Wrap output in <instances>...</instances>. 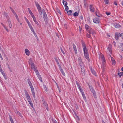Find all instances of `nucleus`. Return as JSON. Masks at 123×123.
Instances as JSON below:
<instances>
[{"label":"nucleus","mask_w":123,"mask_h":123,"mask_svg":"<svg viewBox=\"0 0 123 123\" xmlns=\"http://www.w3.org/2000/svg\"><path fill=\"white\" fill-rule=\"evenodd\" d=\"M82 44L85 57L88 60L89 59V55L88 50L86 48L85 43L82 41Z\"/></svg>","instance_id":"nucleus-1"},{"label":"nucleus","mask_w":123,"mask_h":123,"mask_svg":"<svg viewBox=\"0 0 123 123\" xmlns=\"http://www.w3.org/2000/svg\"><path fill=\"white\" fill-rule=\"evenodd\" d=\"M29 64H31V69H33L36 67L35 66L34 64L32 62V61L31 59L29 60Z\"/></svg>","instance_id":"nucleus-2"},{"label":"nucleus","mask_w":123,"mask_h":123,"mask_svg":"<svg viewBox=\"0 0 123 123\" xmlns=\"http://www.w3.org/2000/svg\"><path fill=\"white\" fill-rule=\"evenodd\" d=\"M90 34H91L92 35L95 34L96 33L95 31L92 28H90L89 30L88 31Z\"/></svg>","instance_id":"nucleus-3"},{"label":"nucleus","mask_w":123,"mask_h":123,"mask_svg":"<svg viewBox=\"0 0 123 123\" xmlns=\"http://www.w3.org/2000/svg\"><path fill=\"white\" fill-rule=\"evenodd\" d=\"M78 61L79 64V65H80V67H82L84 66L81 58L80 57H79L78 58Z\"/></svg>","instance_id":"nucleus-4"},{"label":"nucleus","mask_w":123,"mask_h":123,"mask_svg":"<svg viewBox=\"0 0 123 123\" xmlns=\"http://www.w3.org/2000/svg\"><path fill=\"white\" fill-rule=\"evenodd\" d=\"M81 68V73L82 76H84L85 75V71L84 68V66L80 67Z\"/></svg>","instance_id":"nucleus-5"},{"label":"nucleus","mask_w":123,"mask_h":123,"mask_svg":"<svg viewBox=\"0 0 123 123\" xmlns=\"http://www.w3.org/2000/svg\"><path fill=\"white\" fill-rule=\"evenodd\" d=\"M27 100H28V101L29 102V104H30V105H31V107L33 108V104L32 103V101L31 99V98H28V99H27Z\"/></svg>","instance_id":"nucleus-6"},{"label":"nucleus","mask_w":123,"mask_h":123,"mask_svg":"<svg viewBox=\"0 0 123 123\" xmlns=\"http://www.w3.org/2000/svg\"><path fill=\"white\" fill-rule=\"evenodd\" d=\"M35 4L37 7L38 10H41V8L38 3L36 1H35Z\"/></svg>","instance_id":"nucleus-7"},{"label":"nucleus","mask_w":123,"mask_h":123,"mask_svg":"<svg viewBox=\"0 0 123 123\" xmlns=\"http://www.w3.org/2000/svg\"><path fill=\"white\" fill-rule=\"evenodd\" d=\"M93 22L95 23H99V19L98 18H95L93 20Z\"/></svg>","instance_id":"nucleus-8"},{"label":"nucleus","mask_w":123,"mask_h":123,"mask_svg":"<svg viewBox=\"0 0 123 123\" xmlns=\"http://www.w3.org/2000/svg\"><path fill=\"white\" fill-rule=\"evenodd\" d=\"M43 11V18L44 19H46L47 18V16L46 14L44 9H43L42 10Z\"/></svg>","instance_id":"nucleus-9"},{"label":"nucleus","mask_w":123,"mask_h":123,"mask_svg":"<svg viewBox=\"0 0 123 123\" xmlns=\"http://www.w3.org/2000/svg\"><path fill=\"white\" fill-rule=\"evenodd\" d=\"M120 33H115V39L117 40L118 39V37H119L120 36Z\"/></svg>","instance_id":"nucleus-10"},{"label":"nucleus","mask_w":123,"mask_h":123,"mask_svg":"<svg viewBox=\"0 0 123 123\" xmlns=\"http://www.w3.org/2000/svg\"><path fill=\"white\" fill-rule=\"evenodd\" d=\"M90 11L92 12H94L95 8L94 7H93V5H90Z\"/></svg>","instance_id":"nucleus-11"},{"label":"nucleus","mask_w":123,"mask_h":123,"mask_svg":"<svg viewBox=\"0 0 123 123\" xmlns=\"http://www.w3.org/2000/svg\"><path fill=\"white\" fill-rule=\"evenodd\" d=\"M42 100L45 107H47V106H48V105L47 104V103L45 101L44 99L43 98L42 99Z\"/></svg>","instance_id":"nucleus-12"},{"label":"nucleus","mask_w":123,"mask_h":123,"mask_svg":"<svg viewBox=\"0 0 123 123\" xmlns=\"http://www.w3.org/2000/svg\"><path fill=\"white\" fill-rule=\"evenodd\" d=\"M25 93L27 99L30 98L29 95V94L27 92L26 90H25Z\"/></svg>","instance_id":"nucleus-13"},{"label":"nucleus","mask_w":123,"mask_h":123,"mask_svg":"<svg viewBox=\"0 0 123 123\" xmlns=\"http://www.w3.org/2000/svg\"><path fill=\"white\" fill-rule=\"evenodd\" d=\"M25 93L27 99L30 98L29 95V94L27 92L26 90H25Z\"/></svg>","instance_id":"nucleus-14"},{"label":"nucleus","mask_w":123,"mask_h":123,"mask_svg":"<svg viewBox=\"0 0 123 123\" xmlns=\"http://www.w3.org/2000/svg\"><path fill=\"white\" fill-rule=\"evenodd\" d=\"M73 46L74 49L75 51V54H77V50L76 46L74 43H73Z\"/></svg>","instance_id":"nucleus-15"},{"label":"nucleus","mask_w":123,"mask_h":123,"mask_svg":"<svg viewBox=\"0 0 123 123\" xmlns=\"http://www.w3.org/2000/svg\"><path fill=\"white\" fill-rule=\"evenodd\" d=\"M31 92L33 96V97L34 98H35V93L34 92V90L33 88H31Z\"/></svg>","instance_id":"nucleus-16"},{"label":"nucleus","mask_w":123,"mask_h":123,"mask_svg":"<svg viewBox=\"0 0 123 123\" xmlns=\"http://www.w3.org/2000/svg\"><path fill=\"white\" fill-rule=\"evenodd\" d=\"M85 27L86 30L87 31L89 30L90 28H91L87 24H86L85 25Z\"/></svg>","instance_id":"nucleus-17"},{"label":"nucleus","mask_w":123,"mask_h":123,"mask_svg":"<svg viewBox=\"0 0 123 123\" xmlns=\"http://www.w3.org/2000/svg\"><path fill=\"white\" fill-rule=\"evenodd\" d=\"M25 53L26 55H29L30 52L28 49H25Z\"/></svg>","instance_id":"nucleus-18"},{"label":"nucleus","mask_w":123,"mask_h":123,"mask_svg":"<svg viewBox=\"0 0 123 123\" xmlns=\"http://www.w3.org/2000/svg\"><path fill=\"white\" fill-rule=\"evenodd\" d=\"M60 68V69L61 72L62 73V74L64 75L65 76V74L64 72V71L63 70L62 68L61 67H59Z\"/></svg>","instance_id":"nucleus-19"},{"label":"nucleus","mask_w":123,"mask_h":123,"mask_svg":"<svg viewBox=\"0 0 123 123\" xmlns=\"http://www.w3.org/2000/svg\"><path fill=\"white\" fill-rule=\"evenodd\" d=\"M54 59L55 60L57 64L58 65V66H59V67H61V66H60V65L59 64V63L58 62V59H57V58L56 57H55L54 58Z\"/></svg>","instance_id":"nucleus-20"},{"label":"nucleus","mask_w":123,"mask_h":123,"mask_svg":"<svg viewBox=\"0 0 123 123\" xmlns=\"http://www.w3.org/2000/svg\"><path fill=\"white\" fill-rule=\"evenodd\" d=\"M98 11H97L95 12L96 15L98 17H101L102 15L100 14H99V13H98Z\"/></svg>","instance_id":"nucleus-21"},{"label":"nucleus","mask_w":123,"mask_h":123,"mask_svg":"<svg viewBox=\"0 0 123 123\" xmlns=\"http://www.w3.org/2000/svg\"><path fill=\"white\" fill-rule=\"evenodd\" d=\"M17 114L19 115V116L21 117H22V115L18 111H16V112H15Z\"/></svg>","instance_id":"nucleus-22"},{"label":"nucleus","mask_w":123,"mask_h":123,"mask_svg":"<svg viewBox=\"0 0 123 123\" xmlns=\"http://www.w3.org/2000/svg\"><path fill=\"white\" fill-rule=\"evenodd\" d=\"M37 76L39 78V80H40V81L41 82H42L43 81L42 79L40 74H39V75H37Z\"/></svg>","instance_id":"nucleus-23"},{"label":"nucleus","mask_w":123,"mask_h":123,"mask_svg":"<svg viewBox=\"0 0 123 123\" xmlns=\"http://www.w3.org/2000/svg\"><path fill=\"white\" fill-rule=\"evenodd\" d=\"M111 60L112 63V64L114 65H115L116 62L115 61L114 59L112 57H111Z\"/></svg>","instance_id":"nucleus-24"},{"label":"nucleus","mask_w":123,"mask_h":123,"mask_svg":"<svg viewBox=\"0 0 123 123\" xmlns=\"http://www.w3.org/2000/svg\"><path fill=\"white\" fill-rule=\"evenodd\" d=\"M28 26L29 27V28H30V29L31 30V31L32 32L33 31H34L33 28L32 27L31 24H29V25Z\"/></svg>","instance_id":"nucleus-25"},{"label":"nucleus","mask_w":123,"mask_h":123,"mask_svg":"<svg viewBox=\"0 0 123 123\" xmlns=\"http://www.w3.org/2000/svg\"><path fill=\"white\" fill-rule=\"evenodd\" d=\"M72 11H72L71 10H70L69 11H67V12L68 14L69 15H72Z\"/></svg>","instance_id":"nucleus-26"},{"label":"nucleus","mask_w":123,"mask_h":123,"mask_svg":"<svg viewBox=\"0 0 123 123\" xmlns=\"http://www.w3.org/2000/svg\"><path fill=\"white\" fill-rule=\"evenodd\" d=\"M82 95L83 97V99H84V100L86 101V96L84 94V93H82Z\"/></svg>","instance_id":"nucleus-27"},{"label":"nucleus","mask_w":123,"mask_h":123,"mask_svg":"<svg viewBox=\"0 0 123 123\" xmlns=\"http://www.w3.org/2000/svg\"><path fill=\"white\" fill-rule=\"evenodd\" d=\"M102 59L103 61V63L104 64L105 63V60L103 55V56L102 57Z\"/></svg>","instance_id":"nucleus-28"},{"label":"nucleus","mask_w":123,"mask_h":123,"mask_svg":"<svg viewBox=\"0 0 123 123\" xmlns=\"http://www.w3.org/2000/svg\"><path fill=\"white\" fill-rule=\"evenodd\" d=\"M62 3L65 6L67 5V2L66 1H65L64 0H63Z\"/></svg>","instance_id":"nucleus-29"},{"label":"nucleus","mask_w":123,"mask_h":123,"mask_svg":"<svg viewBox=\"0 0 123 123\" xmlns=\"http://www.w3.org/2000/svg\"><path fill=\"white\" fill-rule=\"evenodd\" d=\"M91 72H92V73L94 75L96 76V73H95V71H94V70L93 69H91Z\"/></svg>","instance_id":"nucleus-30"},{"label":"nucleus","mask_w":123,"mask_h":123,"mask_svg":"<svg viewBox=\"0 0 123 123\" xmlns=\"http://www.w3.org/2000/svg\"><path fill=\"white\" fill-rule=\"evenodd\" d=\"M112 47H109L107 49H108V50L109 51V52L111 53V52L112 51V49H111Z\"/></svg>","instance_id":"nucleus-31"},{"label":"nucleus","mask_w":123,"mask_h":123,"mask_svg":"<svg viewBox=\"0 0 123 123\" xmlns=\"http://www.w3.org/2000/svg\"><path fill=\"white\" fill-rule=\"evenodd\" d=\"M78 13L77 12H75L73 14V15L74 16L76 17L78 15Z\"/></svg>","instance_id":"nucleus-32"},{"label":"nucleus","mask_w":123,"mask_h":123,"mask_svg":"<svg viewBox=\"0 0 123 123\" xmlns=\"http://www.w3.org/2000/svg\"><path fill=\"white\" fill-rule=\"evenodd\" d=\"M90 89L91 91L92 92V93L95 92L92 87H90Z\"/></svg>","instance_id":"nucleus-33"},{"label":"nucleus","mask_w":123,"mask_h":123,"mask_svg":"<svg viewBox=\"0 0 123 123\" xmlns=\"http://www.w3.org/2000/svg\"><path fill=\"white\" fill-rule=\"evenodd\" d=\"M104 67H104L103 68V73L102 74V75L103 76V75H104V74L105 73V70Z\"/></svg>","instance_id":"nucleus-34"},{"label":"nucleus","mask_w":123,"mask_h":123,"mask_svg":"<svg viewBox=\"0 0 123 123\" xmlns=\"http://www.w3.org/2000/svg\"><path fill=\"white\" fill-rule=\"evenodd\" d=\"M118 74L119 76L121 77L123 75V72L118 73Z\"/></svg>","instance_id":"nucleus-35"},{"label":"nucleus","mask_w":123,"mask_h":123,"mask_svg":"<svg viewBox=\"0 0 123 123\" xmlns=\"http://www.w3.org/2000/svg\"><path fill=\"white\" fill-rule=\"evenodd\" d=\"M3 14L7 18H8V16L7 15V14L5 12H4L3 13Z\"/></svg>","instance_id":"nucleus-36"},{"label":"nucleus","mask_w":123,"mask_h":123,"mask_svg":"<svg viewBox=\"0 0 123 123\" xmlns=\"http://www.w3.org/2000/svg\"><path fill=\"white\" fill-rule=\"evenodd\" d=\"M105 3L106 4H108L109 2V0H104Z\"/></svg>","instance_id":"nucleus-37"},{"label":"nucleus","mask_w":123,"mask_h":123,"mask_svg":"<svg viewBox=\"0 0 123 123\" xmlns=\"http://www.w3.org/2000/svg\"><path fill=\"white\" fill-rule=\"evenodd\" d=\"M34 22H35V23L37 25V26L38 27H39L40 26V25L39 24H38V22L36 20H35V21H34Z\"/></svg>","instance_id":"nucleus-38"},{"label":"nucleus","mask_w":123,"mask_h":123,"mask_svg":"<svg viewBox=\"0 0 123 123\" xmlns=\"http://www.w3.org/2000/svg\"><path fill=\"white\" fill-rule=\"evenodd\" d=\"M75 118L76 120H77L78 121H80V119H79L78 116H77L76 117H75Z\"/></svg>","instance_id":"nucleus-39"},{"label":"nucleus","mask_w":123,"mask_h":123,"mask_svg":"<svg viewBox=\"0 0 123 123\" xmlns=\"http://www.w3.org/2000/svg\"><path fill=\"white\" fill-rule=\"evenodd\" d=\"M9 118H10V121H13V120L12 119V118L11 116H10V115H9Z\"/></svg>","instance_id":"nucleus-40"},{"label":"nucleus","mask_w":123,"mask_h":123,"mask_svg":"<svg viewBox=\"0 0 123 123\" xmlns=\"http://www.w3.org/2000/svg\"><path fill=\"white\" fill-rule=\"evenodd\" d=\"M3 27H4L5 29L6 30V31L7 32H8L9 31H8V30L7 29V28L6 26H5V25H4Z\"/></svg>","instance_id":"nucleus-41"},{"label":"nucleus","mask_w":123,"mask_h":123,"mask_svg":"<svg viewBox=\"0 0 123 123\" xmlns=\"http://www.w3.org/2000/svg\"><path fill=\"white\" fill-rule=\"evenodd\" d=\"M65 10L66 11H67L68 9V7L67 6H65Z\"/></svg>","instance_id":"nucleus-42"},{"label":"nucleus","mask_w":123,"mask_h":123,"mask_svg":"<svg viewBox=\"0 0 123 123\" xmlns=\"http://www.w3.org/2000/svg\"><path fill=\"white\" fill-rule=\"evenodd\" d=\"M116 27L119 28L121 26L120 25H118V24H116Z\"/></svg>","instance_id":"nucleus-43"},{"label":"nucleus","mask_w":123,"mask_h":123,"mask_svg":"<svg viewBox=\"0 0 123 123\" xmlns=\"http://www.w3.org/2000/svg\"><path fill=\"white\" fill-rule=\"evenodd\" d=\"M93 93V96H94V98H96L97 97H96V95L95 92Z\"/></svg>","instance_id":"nucleus-44"},{"label":"nucleus","mask_w":123,"mask_h":123,"mask_svg":"<svg viewBox=\"0 0 123 123\" xmlns=\"http://www.w3.org/2000/svg\"><path fill=\"white\" fill-rule=\"evenodd\" d=\"M32 32H33V33L34 34L35 36L36 37H37V34H36V33H35V32L34 31H32Z\"/></svg>","instance_id":"nucleus-45"},{"label":"nucleus","mask_w":123,"mask_h":123,"mask_svg":"<svg viewBox=\"0 0 123 123\" xmlns=\"http://www.w3.org/2000/svg\"><path fill=\"white\" fill-rule=\"evenodd\" d=\"M38 11L39 12V13L41 15H42V10H38Z\"/></svg>","instance_id":"nucleus-46"},{"label":"nucleus","mask_w":123,"mask_h":123,"mask_svg":"<svg viewBox=\"0 0 123 123\" xmlns=\"http://www.w3.org/2000/svg\"><path fill=\"white\" fill-rule=\"evenodd\" d=\"M36 73V74L37 75H39V74H40L39 73V72H38V70H37V71H36V72H35Z\"/></svg>","instance_id":"nucleus-47"},{"label":"nucleus","mask_w":123,"mask_h":123,"mask_svg":"<svg viewBox=\"0 0 123 123\" xmlns=\"http://www.w3.org/2000/svg\"><path fill=\"white\" fill-rule=\"evenodd\" d=\"M79 90L82 94V93H84L82 89H80Z\"/></svg>","instance_id":"nucleus-48"},{"label":"nucleus","mask_w":123,"mask_h":123,"mask_svg":"<svg viewBox=\"0 0 123 123\" xmlns=\"http://www.w3.org/2000/svg\"><path fill=\"white\" fill-rule=\"evenodd\" d=\"M86 36L90 38L91 37V36L89 34H88V33H87L86 34Z\"/></svg>","instance_id":"nucleus-49"},{"label":"nucleus","mask_w":123,"mask_h":123,"mask_svg":"<svg viewBox=\"0 0 123 123\" xmlns=\"http://www.w3.org/2000/svg\"><path fill=\"white\" fill-rule=\"evenodd\" d=\"M29 85L31 88H33L32 84L31 83L29 84Z\"/></svg>","instance_id":"nucleus-50"},{"label":"nucleus","mask_w":123,"mask_h":123,"mask_svg":"<svg viewBox=\"0 0 123 123\" xmlns=\"http://www.w3.org/2000/svg\"><path fill=\"white\" fill-rule=\"evenodd\" d=\"M9 26L10 28H11L12 27V25L11 23H9Z\"/></svg>","instance_id":"nucleus-51"},{"label":"nucleus","mask_w":123,"mask_h":123,"mask_svg":"<svg viewBox=\"0 0 123 123\" xmlns=\"http://www.w3.org/2000/svg\"><path fill=\"white\" fill-rule=\"evenodd\" d=\"M28 82L29 84L31 83V82L30 80L29 79H28Z\"/></svg>","instance_id":"nucleus-52"},{"label":"nucleus","mask_w":123,"mask_h":123,"mask_svg":"<svg viewBox=\"0 0 123 123\" xmlns=\"http://www.w3.org/2000/svg\"><path fill=\"white\" fill-rule=\"evenodd\" d=\"M27 22V23H28V25H29V24H30V23L29 22V21L28 20V19L27 20H26V21Z\"/></svg>","instance_id":"nucleus-53"},{"label":"nucleus","mask_w":123,"mask_h":123,"mask_svg":"<svg viewBox=\"0 0 123 123\" xmlns=\"http://www.w3.org/2000/svg\"><path fill=\"white\" fill-rule=\"evenodd\" d=\"M120 37L123 40V33H122L120 34Z\"/></svg>","instance_id":"nucleus-54"},{"label":"nucleus","mask_w":123,"mask_h":123,"mask_svg":"<svg viewBox=\"0 0 123 123\" xmlns=\"http://www.w3.org/2000/svg\"><path fill=\"white\" fill-rule=\"evenodd\" d=\"M61 51L64 54L65 53V52L61 48H60Z\"/></svg>","instance_id":"nucleus-55"},{"label":"nucleus","mask_w":123,"mask_h":123,"mask_svg":"<svg viewBox=\"0 0 123 123\" xmlns=\"http://www.w3.org/2000/svg\"><path fill=\"white\" fill-rule=\"evenodd\" d=\"M37 68V67H36L35 68H33V69H34V71H35V72H36V71H37L38 70L36 68Z\"/></svg>","instance_id":"nucleus-56"},{"label":"nucleus","mask_w":123,"mask_h":123,"mask_svg":"<svg viewBox=\"0 0 123 123\" xmlns=\"http://www.w3.org/2000/svg\"><path fill=\"white\" fill-rule=\"evenodd\" d=\"M76 83L77 86H79L80 85L79 84V83L77 81H76Z\"/></svg>","instance_id":"nucleus-57"},{"label":"nucleus","mask_w":123,"mask_h":123,"mask_svg":"<svg viewBox=\"0 0 123 123\" xmlns=\"http://www.w3.org/2000/svg\"><path fill=\"white\" fill-rule=\"evenodd\" d=\"M15 17H16L17 19L18 18V17L17 15L16 14H15Z\"/></svg>","instance_id":"nucleus-58"},{"label":"nucleus","mask_w":123,"mask_h":123,"mask_svg":"<svg viewBox=\"0 0 123 123\" xmlns=\"http://www.w3.org/2000/svg\"><path fill=\"white\" fill-rule=\"evenodd\" d=\"M78 87L79 88V90H80V89H82L80 85H79V86H78Z\"/></svg>","instance_id":"nucleus-59"},{"label":"nucleus","mask_w":123,"mask_h":123,"mask_svg":"<svg viewBox=\"0 0 123 123\" xmlns=\"http://www.w3.org/2000/svg\"><path fill=\"white\" fill-rule=\"evenodd\" d=\"M106 13L107 15H109L111 13L110 12H106Z\"/></svg>","instance_id":"nucleus-60"},{"label":"nucleus","mask_w":123,"mask_h":123,"mask_svg":"<svg viewBox=\"0 0 123 123\" xmlns=\"http://www.w3.org/2000/svg\"><path fill=\"white\" fill-rule=\"evenodd\" d=\"M11 11L12 12L14 15L16 14L15 12V11H14L13 9V10H12Z\"/></svg>","instance_id":"nucleus-61"},{"label":"nucleus","mask_w":123,"mask_h":123,"mask_svg":"<svg viewBox=\"0 0 123 123\" xmlns=\"http://www.w3.org/2000/svg\"><path fill=\"white\" fill-rule=\"evenodd\" d=\"M64 27L66 28H67V25L66 24H65L64 25Z\"/></svg>","instance_id":"nucleus-62"},{"label":"nucleus","mask_w":123,"mask_h":123,"mask_svg":"<svg viewBox=\"0 0 123 123\" xmlns=\"http://www.w3.org/2000/svg\"><path fill=\"white\" fill-rule=\"evenodd\" d=\"M32 18H33V21H34L36 20V18L35 16L33 17Z\"/></svg>","instance_id":"nucleus-63"},{"label":"nucleus","mask_w":123,"mask_h":123,"mask_svg":"<svg viewBox=\"0 0 123 123\" xmlns=\"http://www.w3.org/2000/svg\"><path fill=\"white\" fill-rule=\"evenodd\" d=\"M114 4L115 5H117V2L116 1H114Z\"/></svg>","instance_id":"nucleus-64"}]
</instances>
